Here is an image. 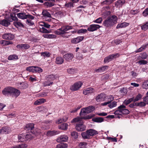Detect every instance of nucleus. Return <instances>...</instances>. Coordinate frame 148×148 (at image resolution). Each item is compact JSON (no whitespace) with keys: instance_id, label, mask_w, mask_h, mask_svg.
I'll return each mask as SVG.
<instances>
[{"instance_id":"obj_32","label":"nucleus","mask_w":148,"mask_h":148,"mask_svg":"<svg viewBox=\"0 0 148 148\" xmlns=\"http://www.w3.org/2000/svg\"><path fill=\"white\" fill-rule=\"evenodd\" d=\"M18 59V56L15 54L10 55L8 58V59L9 60H16Z\"/></svg>"},{"instance_id":"obj_40","label":"nucleus","mask_w":148,"mask_h":148,"mask_svg":"<svg viewBox=\"0 0 148 148\" xmlns=\"http://www.w3.org/2000/svg\"><path fill=\"white\" fill-rule=\"evenodd\" d=\"M82 136L84 138H90V136L87 131L86 132H83L82 133Z\"/></svg>"},{"instance_id":"obj_17","label":"nucleus","mask_w":148,"mask_h":148,"mask_svg":"<svg viewBox=\"0 0 148 148\" xmlns=\"http://www.w3.org/2000/svg\"><path fill=\"white\" fill-rule=\"evenodd\" d=\"M10 130V128L7 127H3L0 130V133L2 134H8Z\"/></svg>"},{"instance_id":"obj_64","label":"nucleus","mask_w":148,"mask_h":148,"mask_svg":"<svg viewBox=\"0 0 148 148\" xmlns=\"http://www.w3.org/2000/svg\"><path fill=\"white\" fill-rule=\"evenodd\" d=\"M26 23L29 26H32L34 24V23L30 20H27Z\"/></svg>"},{"instance_id":"obj_24","label":"nucleus","mask_w":148,"mask_h":148,"mask_svg":"<svg viewBox=\"0 0 148 148\" xmlns=\"http://www.w3.org/2000/svg\"><path fill=\"white\" fill-rule=\"evenodd\" d=\"M25 135L24 134H20L18 136V141L19 142H23L26 140Z\"/></svg>"},{"instance_id":"obj_57","label":"nucleus","mask_w":148,"mask_h":148,"mask_svg":"<svg viewBox=\"0 0 148 148\" xmlns=\"http://www.w3.org/2000/svg\"><path fill=\"white\" fill-rule=\"evenodd\" d=\"M102 20L103 19L102 18L99 17L95 20L93 22L97 23H101Z\"/></svg>"},{"instance_id":"obj_49","label":"nucleus","mask_w":148,"mask_h":148,"mask_svg":"<svg viewBox=\"0 0 148 148\" xmlns=\"http://www.w3.org/2000/svg\"><path fill=\"white\" fill-rule=\"evenodd\" d=\"M134 100V97L130 98L128 99H126L124 102V103L127 105L130 103L131 102L133 101Z\"/></svg>"},{"instance_id":"obj_11","label":"nucleus","mask_w":148,"mask_h":148,"mask_svg":"<svg viewBox=\"0 0 148 148\" xmlns=\"http://www.w3.org/2000/svg\"><path fill=\"white\" fill-rule=\"evenodd\" d=\"M106 95L103 93H101L98 95L96 97L95 99L97 102L104 101L106 99Z\"/></svg>"},{"instance_id":"obj_62","label":"nucleus","mask_w":148,"mask_h":148,"mask_svg":"<svg viewBox=\"0 0 148 148\" xmlns=\"http://www.w3.org/2000/svg\"><path fill=\"white\" fill-rule=\"evenodd\" d=\"M142 14L145 17L148 16V8L146 9L144 11H143Z\"/></svg>"},{"instance_id":"obj_44","label":"nucleus","mask_w":148,"mask_h":148,"mask_svg":"<svg viewBox=\"0 0 148 148\" xmlns=\"http://www.w3.org/2000/svg\"><path fill=\"white\" fill-rule=\"evenodd\" d=\"M141 29L144 31L148 29V21L141 26Z\"/></svg>"},{"instance_id":"obj_35","label":"nucleus","mask_w":148,"mask_h":148,"mask_svg":"<svg viewBox=\"0 0 148 148\" xmlns=\"http://www.w3.org/2000/svg\"><path fill=\"white\" fill-rule=\"evenodd\" d=\"M67 144L66 143L59 144L57 145L56 148H67Z\"/></svg>"},{"instance_id":"obj_43","label":"nucleus","mask_w":148,"mask_h":148,"mask_svg":"<svg viewBox=\"0 0 148 148\" xmlns=\"http://www.w3.org/2000/svg\"><path fill=\"white\" fill-rule=\"evenodd\" d=\"M53 84V82L52 81H45L43 83L44 86H48L51 85Z\"/></svg>"},{"instance_id":"obj_33","label":"nucleus","mask_w":148,"mask_h":148,"mask_svg":"<svg viewBox=\"0 0 148 148\" xmlns=\"http://www.w3.org/2000/svg\"><path fill=\"white\" fill-rule=\"evenodd\" d=\"M117 102L116 101H114L112 102H110L108 105L109 107L111 109H112L114 107H116L117 106Z\"/></svg>"},{"instance_id":"obj_47","label":"nucleus","mask_w":148,"mask_h":148,"mask_svg":"<svg viewBox=\"0 0 148 148\" xmlns=\"http://www.w3.org/2000/svg\"><path fill=\"white\" fill-rule=\"evenodd\" d=\"M42 56H43L44 57L48 58L50 56V53L47 51H45L44 52H42L41 53Z\"/></svg>"},{"instance_id":"obj_56","label":"nucleus","mask_w":148,"mask_h":148,"mask_svg":"<svg viewBox=\"0 0 148 148\" xmlns=\"http://www.w3.org/2000/svg\"><path fill=\"white\" fill-rule=\"evenodd\" d=\"M140 57L142 59H146L147 58L148 55L145 52L141 53L140 54Z\"/></svg>"},{"instance_id":"obj_14","label":"nucleus","mask_w":148,"mask_h":148,"mask_svg":"<svg viewBox=\"0 0 148 148\" xmlns=\"http://www.w3.org/2000/svg\"><path fill=\"white\" fill-rule=\"evenodd\" d=\"M118 108L120 109V111L121 114H127L130 112L128 110L125 108V106L122 105L118 107Z\"/></svg>"},{"instance_id":"obj_1","label":"nucleus","mask_w":148,"mask_h":148,"mask_svg":"<svg viewBox=\"0 0 148 148\" xmlns=\"http://www.w3.org/2000/svg\"><path fill=\"white\" fill-rule=\"evenodd\" d=\"M3 94L5 95H11L13 97L16 98L20 94L21 92L18 90L12 87L5 88L2 91Z\"/></svg>"},{"instance_id":"obj_29","label":"nucleus","mask_w":148,"mask_h":148,"mask_svg":"<svg viewBox=\"0 0 148 148\" xmlns=\"http://www.w3.org/2000/svg\"><path fill=\"white\" fill-rule=\"evenodd\" d=\"M64 62V60L62 58L58 57L56 58V62L57 64H62Z\"/></svg>"},{"instance_id":"obj_28","label":"nucleus","mask_w":148,"mask_h":148,"mask_svg":"<svg viewBox=\"0 0 148 148\" xmlns=\"http://www.w3.org/2000/svg\"><path fill=\"white\" fill-rule=\"evenodd\" d=\"M0 24L5 26L7 27L10 25V23L7 20L3 19L0 21Z\"/></svg>"},{"instance_id":"obj_16","label":"nucleus","mask_w":148,"mask_h":148,"mask_svg":"<svg viewBox=\"0 0 148 148\" xmlns=\"http://www.w3.org/2000/svg\"><path fill=\"white\" fill-rule=\"evenodd\" d=\"M125 2V0H118L115 2V6L117 8L121 7Z\"/></svg>"},{"instance_id":"obj_54","label":"nucleus","mask_w":148,"mask_h":148,"mask_svg":"<svg viewBox=\"0 0 148 148\" xmlns=\"http://www.w3.org/2000/svg\"><path fill=\"white\" fill-rule=\"evenodd\" d=\"M87 144L85 142H81L79 144V146L80 148H85L86 147Z\"/></svg>"},{"instance_id":"obj_6","label":"nucleus","mask_w":148,"mask_h":148,"mask_svg":"<svg viewBox=\"0 0 148 148\" xmlns=\"http://www.w3.org/2000/svg\"><path fill=\"white\" fill-rule=\"evenodd\" d=\"M119 56L120 55L119 53H116L109 55L105 58L104 62L106 63H108L114 59L119 57Z\"/></svg>"},{"instance_id":"obj_15","label":"nucleus","mask_w":148,"mask_h":148,"mask_svg":"<svg viewBox=\"0 0 148 148\" xmlns=\"http://www.w3.org/2000/svg\"><path fill=\"white\" fill-rule=\"evenodd\" d=\"M84 37V36H79L76 38H73L71 40V42L73 44H77L82 41Z\"/></svg>"},{"instance_id":"obj_55","label":"nucleus","mask_w":148,"mask_h":148,"mask_svg":"<svg viewBox=\"0 0 148 148\" xmlns=\"http://www.w3.org/2000/svg\"><path fill=\"white\" fill-rule=\"evenodd\" d=\"M71 136L74 138L76 139L78 137V134L77 132L73 131L71 132Z\"/></svg>"},{"instance_id":"obj_42","label":"nucleus","mask_w":148,"mask_h":148,"mask_svg":"<svg viewBox=\"0 0 148 148\" xmlns=\"http://www.w3.org/2000/svg\"><path fill=\"white\" fill-rule=\"evenodd\" d=\"M33 134V133L32 132H30V133H29L28 134H26L25 136V138H26V140H27L29 139H31L32 138L34 137V136L32 135Z\"/></svg>"},{"instance_id":"obj_27","label":"nucleus","mask_w":148,"mask_h":148,"mask_svg":"<svg viewBox=\"0 0 148 148\" xmlns=\"http://www.w3.org/2000/svg\"><path fill=\"white\" fill-rule=\"evenodd\" d=\"M148 45V43L144 45H142L140 48L138 49L136 51H135V52L136 53H139L145 49Z\"/></svg>"},{"instance_id":"obj_13","label":"nucleus","mask_w":148,"mask_h":148,"mask_svg":"<svg viewBox=\"0 0 148 148\" xmlns=\"http://www.w3.org/2000/svg\"><path fill=\"white\" fill-rule=\"evenodd\" d=\"M94 92V89L91 87L88 88L84 89L83 91V94L85 95H88L90 93H93Z\"/></svg>"},{"instance_id":"obj_4","label":"nucleus","mask_w":148,"mask_h":148,"mask_svg":"<svg viewBox=\"0 0 148 148\" xmlns=\"http://www.w3.org/2000/svg\"><path fill=\"white\" fill-rule=\"evenodd\" d=\"M94 109V107L92 106H90L86 108H83L81 110L79 113L80 116H82L85 114L90 113L93 111Z\"/></svg>"},{"instance_id":"obj_12","label":"nucleus","mask_w":148,"mask_h":148,"mask_svg":"<svg viewBox=\"0 0 148 148\" xmlns=\"http://www.w3.org/2000/svg\"><path fill=\"white\" fill-rule=\"evenodd\" d=\"M68 139V137L66 135H63L58 137L56 140L58 143L66 142Z\"/></svg>"},{"instance_id":"obj_39","label":"nucleus","mask_w":148,"mask_h":148,"mask_svg":"<svg viewBox=\"0 0 148 148\" xmlns=\"http://www.w3.org/2000/svg\"><path fill=\"white\" fill-rule=\"evenodd\" d=\"M142 87L144 89L148 88V80L145 81L142 83Z\"/></svg>"},{"instance_id":"obj_34","label":"nucleus","mask_w":148,"mask_h":148,"mask_svg":"<svg viewBox=\"0 0 148 148\" xmlns=\"http://www.w3.org/2000/svg\"><path fill=\"white\" fill-rule=\"evenodd\" d=\"M34 125L33 123H30L26 125V127L28 130H32L34 128Z\"/></svg>"},{"instance_id":"obj_2","label":"nucleus","mask_w":148,"mask_h":148,"mask_svg":"<svg viewBox=\"0 0 148 148\" xmlns=\"http://www.w3.org/2000/svg\"><path fill=\"white\" fill-rule=\"evenodd\" d=\"M117 17L115 15L112 16L111 17L108 18L103 22V25L106 27H110L117 22Z\"/></svg>"},{"instance_id":"obj_5","label":"nucleus","mask_w":148,"mask_h":148,"mask_svg":"<svg viewBox=\"0 0 148 148\" xmlns=\"http://www.w3.org/2000/svg\"><path fill=\"white\" fill-rule=\"evenodd\" d=\"M82 116L80 117H77L74 118L71 121V123H75L77 122L80 121L82 123H84L83 121H82V119L85 120L89 119L92 118V116L90 115H88L85 116Z\"/></svg>"},{"instance_id":"obj_3","label":"nucleus","mask_w":148,"mask_h":148,"mask_svg":"<svg viewBox=\"0 0 148 148\" xmlns=\"http://www.w3.org/2000/svg\"><path fill=\"white\" fill-rule=\"evenodd\" d=\"M72 27L71 26H63L61 27L55 31L54 33L58 35H60L64 37V35L67 33L66 31L72 29Z\"/></svg>"},{"instance_id":"obj_9","label":"nucleus","mask_w":148,"mask_h":148,"mask_svg":"<svg viewBox=\"0 0 148 148\" xmlns=\"http://www.w3.org/2000/svg\"><path fill=\"white\" fill-rule=\"evenodd\" d=\"M80 123L76 124L75 128L76 129L79 131H82L86 130V127L85 125L80 121H79Z\"/></svg>"},{"instance_id":"obj_46","label":"nucleus","mask_w":148,"mask_h":148,"mask_svg":"<svg viewBox=\"0 0 148 148\" xmlns=\"http://www.w3.org/2000/svg\"><path fill=\"white\" fill-rule=\"evenodd\" d=\"M106 98L108 100V101L110 103L114 99V97L112 95H110L106 96Z\"/></svg>"},{"instance_id":"obj_51","label":"nucleus","mask_w":148,"mask_h":148,"mask_svg":"<svg viewBox=\"0 0 148 148\" xmlns=\"http://www.w3.org/2000/svg\"><path fill=\"white\" fill-rule=\"evenodd\" d=\"M44 4L47 7H50L54 5V4L51 2H45Z\"/></svg>"},{"instance_id":"obj_20","label":"nucleus","mask_w":148,"mask_h":148,"mask_svg":"<svg viewBox=\"0 0 148 148\" xmlns=\"http://www.w3.org/2000/svg\"><path fill=\"white\" fill-rule=\"evenodd\" d=\"M56 78V76L53 74L46 75L45 77V79L47 81H51L54 80Z\"/></svg>"},{"instance_id":"obj_8","label":"nucleus","mask_w":148,"mask_h":148,"mask_svg":"<svg viewBox=\"0 0 148 148\" xmlns=\"http://www.w3.org/2000/svg\"><path fill=\"white\" fill-rule=\"evenodd\" d=\"M2 38L5 40H12L14 38L15 36L11 33H5L3 34Z\"/></svg>"},{"instance_id":"obj_61","label":"nucleus","mask_w":148,"mask_h":148,"mask_svg":"<svg viewBox=\"0 0 148 148\" xmlns=\"http://www.w3.org/2000/svg\"><path fill=\"white\" fill-rule=\"evenodd\" d=\"M76 57L78 60H81L83 59V56L79 53H77L76 54Z\"/></svg>"},{"instance_id":"obj_25","label":"nucleus","mask_w":148,"mask_h":148,"mask_svg":"<svg viewBox=\"0 0 148 148\" xmlns=\"http://www.w3.org/2000/svg\"><path fill=\"white\" fill-rule=\"evenodd\" d=\"M108 68V66H105L95 69V71L97 73H101L104 71Z\"/></svg>"},{"instance_id":"obj_52","label":"nucleus","mask_w":148,"mask_h":148,"mask_svg":"<svg viewBox=\"0 0 148 148\" xmlns=\"http://www.w3.org/2000/svg\"><path fill=\"white\" fill-rule=\"evenodd\" d=\"M142 95L140 94H138L135 99L134 98L133 101L134 102L136 101L141 99Z\"/></svg>"},{"instance_id":"obj_59","label":"nucleus","mask_w":148,"mask_h":148,"mask_svg":"<svg viewBox=\"0 0 148 148\" xmlns=\"http://www.w3.org/2000/svg\"><path fill=\"white\" fill-rule=\"evenodd\" d=\"M30 46L29 44H22V49H27L30 47Z\"/></svg>"},{"instance_id":"obj_10","label":"nucleus","mask_w":148,"mask_h":148,"mask_svg":"<svg viewBox=\"0 0 148 148\" xmlns=\"http://www.w3.org/2000/svg\"><path fill=\"white\" fill-rule=\"evenodd\" d=\"M101 27L98 25L92 24L90 25L87 29V30L90 32L96 31Z\"/></svg>"},{"instance_id":"obj_36","label":"nucleus","mask_w":148,"mask_h":148,"mask_svg":"<svg viewBox=\"0 0 148 148\" xmlns=\"http://www.w3.org/2000/svg\"><path fill=\"white\" fill-rule=\"evenodd\" d=\"M42 14L45 17H50L51 16L49 13L46 10H43Z\"/></svg>"},{"instance_id":"obj_50","label":"nucleus","mask_w":148,"mask_h":148,"mask_svg":"<svg viewBox=\"0 0 148 148\" xmlns=\"http://www.w3.org/2000/svg\"><path fill=\"white\" fill-rule=\"evenodd\" d=\"M47 96V92H40L38 94V97H44Z\"/></svg>"},{"instance_id":"obj_38","label":"nucleus","mask_w":148,"mask_h":148,"mask_svg":"<svg viewBox=\"0 0 148 148\" xmlns=\"http://www.w3.org/2000/svg\"><path fill=\"white\" fill-rule=\"evenodd\" d=\"M33 133V134H34L35 136H37L38 135H40L41 133V131L40 129H38V128H36L35 131H34Z\"/></svg>"},{"instance_id":"obj_53","label":"nucleus","mask_w":148,"mask_h":148,"mask_svg":"<svg viewBox=\"0 0 148 148\" xmlns=\"http://www.w3.org/2000/svg\"><path fill=\"white\" fill-rule=\"evenodd\" d=\"M68 73L71 74H73L76 72V70L73 69L69 68L67 70Z\"/></svg>"},{"instance_id":"obj_45","label":"nucleus","mask_w":148,"mask_h":148,"mask_svg":"<svg viewBox=\"0 0 148 148\" xmlns=\"http://www.w3.org/2000/svg\"><path fill=\"white\" fill-rule=\"evenodd\" d=\"M13 24L14 25L17 27H23V24L20 22H15L13 23Z\"/></svg>"},{"instance_id":"obj_19","label":"nucleus","mask_w":148,"mask_h":148,"mask_svg":"<svg viewBox=\"0 0 148 148\" xmlns=\"http://www.w3.org/2000/svg\"><path fill=\"white\" fill-rule=\"evenodd\" d=\"M129 25V23L127 22H123L118 24L116 27L117 29L125 27Z\"/></svg>"},{"instance_id":"obj_41","label":"nucleus","mask_w":148,"mask_h":148,"mask_svg":"<svg viewBox=\"0 0 148 148\" xmlns=\"http://www.w3.org/2000/svg\"><path fill=\"white\" fill-rule=\"evenodd\" d=\"M68 126L67 124L64 123L59 126V128L63 130H66L67 129Z\"/></svg>"},{"instance_id":"obj_30","label":"nucleus","mask_w":148,"mask_h":148,"mask_svg":"<svg viewBox=\"0 0 148 148\" xmlns=\"http://www.w3.org/2000/svg\"><path fill=\"white\" fill-rule=\"evenodd\" d=\"M88 132L90 136H93L98 133V132L96 130L91 129L88 130Z\"/></svg>"},{"instance_id":"obj_37","label":"nucleus","mask_w":148,"mask_h":148,"mask_svg":"<svg viewBox=\"0 0 148 148\" xmlns=\"http://www.w3.org/2000/svg\"><path fill=\"white\" fill-rule=\"evenodd\" d=\"M17 19V18L15 14H11L9 20L10 21L12 22L13 21H16Z\"/></svg>"},{"instance_id":"obj_31","label":"nucleus","mask_w":148,"mask_h":148,"mask_svg":"<svg viewBox=\"0 0 148 148\" xmlns=\"http://www.w3.org/2000/svg\"><path fill=\"white\" fill-rule=\"evenodd\" d=\"M93 121L96 122L101 123L103 121L104 119L102 117H97L93 119Z\"/></svg>"},{"instance_id":"obj_23","label":"nucleus","mask_w":148,"mask_h":148,"mask_svg":"<svg viewBox=\"0 0 148 148\" xmlns=\"http://www.w3.org/2000/svg\"><path fill=\"white\" fill-rule=\"evenodd\" d=\"M46 102V100L43 98L40 99L34 103V104L35 105H39L44 103Z\"/></svg>"},{"instance_id":"obj_21","label":"nucleus","mask_w":148,"mask_h":148,"mask_svg":"<svg viewBox=\"0 0 148 148\" xmlns=\"http://www.w3.org/2000/svg\"><path fill=\"white\" fill-rule=\"evenodd\" d=\"M13 42L11 41L6 40H0V44L3 46H6L12 44Z\"/></svg>"},{"instance_id":"obj_22","label":"nucleus","mask_w":148,"mask_h":148,"mask_svg":"<svg viewBox=\"0 0 148 148\" xmlns=\"http://www.w3.org/2000/svg\"><path fill=\"white\" fill-rule=\"evenodd\" d=\"M60 133L59 131H48L47 132V135L48 136H51L55 135L58 134Z\"/></svg>"},{"instance_id":"obj_18","label":"nucleus","mask_w":148,"mask_h":148,"mask_svg":"<svg viewBox=\"0 0 148 148\" xmlns=\"http://www.w3.org/2000/svg\"><path fill=\"white\" fill-rule=\"evenodd\" d=\"M63 58L67 61H69L72 60L74 57L73 55L71 53H66L64 55Z\"/></svg>"},{"instance_id":"obj_58","label":"nucleus","mask_w":148,"mask_h":148,"mask_svg":"<svg viewBox=\"0 0 148 148\" xmlns=\"http://www.w3.org/2000/svg\"><path fill=\"white\" fill-rule=\"evenodd\" d=\"M65 6L68 8H71L73 7V4L72 2H69L66 3L65 4Z\"/></svg>"},{"instance_id":"obj_48","label":"nucleus","mask_w":148,"mask_h":148,"mask_svg":"<svg viewBox=\"0 0 148 148\" xmlns=\"http://www.w3.org/2000/svg\"><path fill=\"white\" fill-rule=\"evenodd\" d=\"M26 70L27 71L29 72H32L33 73L35 71V66H31L27 67V68Z\"/></svg>"},{"instance_id":"obj_7","label":"nucleus","mask_w":148,"mask_h":148,"mask_svg":"<svg viewBox=\"0 0 148 148\" xmlns=\"http://www.w3.org/2000/svg\"><path fill=\"white\" fill-rule=\"evenodd\" d=\"M83 83L81 82H78L75 83L70 87L71 90L75 91L78 90L81 87Z\"/></svg>"},{"instance_id":"obj_26","label":"nucleus","mask_w":148,"mask_h":148,"mask_svg":"<svg viewBox=\"0 0 148 148\" xmlns=\"http://www.w3.org/2000/svg\"><path fill=\"white\" fill-rule=\"evenodd\" d=\"M17 16L20 18L22 19H27L26 15L25 13L23 12H21L17 14Z\"/></svg>"},{"instance_id":"obj_63","label":"nucleus","mask_w":148,"mask_h":148,"mask_svg":"<svg viewBox=\"0 0 148 148\" xmlns=\"http://www.w3.org/2000/svg\"><path fill=\"white\" fill-rule=\"evenodd\" d=\"M40 31L41 32L43 33H49V32L47 29H45L44 27H41Z\"/></svg>"},{"instance_id":"obj_60","label":"nucleus","mask_w":148,"mask_h":148,"mask_svg":"<svg viewBox=\"0 0 148 148\" xmlns=\"http://www.w3.org/2000/svg\"><path fill=\"white\" fill-rule=\"evenodd\" d=\"M42 69L40 67L37 66H35V72H38L39 73L42 72Z\"/></svg>"}]
</instances>
